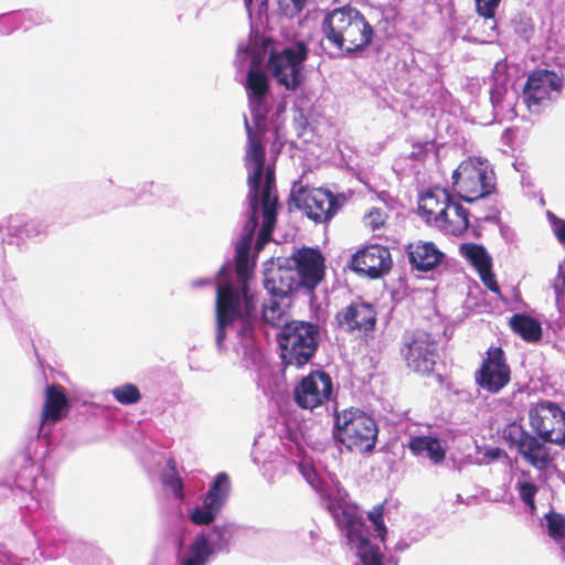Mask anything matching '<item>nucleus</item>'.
<instances>
[{
    "label": "nucleus",
    "mask_w": 565,
    "mask_h": 565,
    "mask_svg": "<svg viewBox=\"0 0 565 565\" xmlns=\"http://www.w3.org/2000/svg\"><path fill=\"white\" fill-rule=\"evenodd\" d=\"M268 94H247L252 122L244 116L247 134L245 168L247 170L248 206L241 238L235 245V266L227 262L218 271L215 303V344L220 352L227 350L226 339L233 338V348L245 366L259 365L263 361L262 341L264 326H289L286 308L290 302L270 297L258 309L256 294L249 280L254 275L255 257L250 254L255 232L258 228L259 207L263 224L255 248L262 250L270 241L276 224L278 196L275 170L266 163L265 135L269 130Z\"/></svg>",
    "instance_id": "f257e3e1"
},
{
    "label": "nucleus",
    "mask_w": 565,
    "mask_h": 565,
    "mask_svg": "<svg viewBox=\"0 0 565 565\" xmlns=\"http://www.w3.org/2000/svg\"><path fill=\"white\" fill-rule=\"evenodd\" d=\"M321 31L330 46L348 55L364 51L375 34L366 18L351 6L327 12Z\"/></svg>",
    "instance_id": "f03ea898"
},
{
    "label": "nucleus",
    "mask_w": 565,
    "mask_h": 565,
    "mask_svg": "<svg viewBox=\"0 0 565 565\" xmlns=\"http://www.w3.org/2000/svg\"><path fill=\"white\" fill-rule=\"evenodd\" d=\"M332 436L351 452L370 454L377 441L379 426L364 411L350 407L334 412Z\"/></svg>",
    "instance_id": "7ed1b4c3"
},
{
    "label": "nucleus",
    "mask_w": 565,
    "mask_h": 565,
    "mask_svg": "<svg viewBox=\"0 0 565 565\" xmlns=\"http://www.w3.org/2000/svg\"><path fill=\"white\" fill-rule=\"evenodd\" d=\"M285 365L301 367L315 356L319 342V326L306 321H291L277 334Z\"/></svg>",
    "instance_id": "20e7f679"
},
{
    "label": "nucleus",
    "mask_w": 565,
    "mask_h": 565,
    "mask_svg": "<svg viewBox=\"0 0 565 565\" xmlns=\"http://www.w3.org/2000/svg\"><path fill=\"white\" fill-rule=\"evenodd\" d=\"M452 184L460 200L476 202L492 194L495 190V174L488 160L470 157L454 170Z\"/></svg>",
    "instance_id": "39448f33"
},
{
    "label": "nucleus",
    "mask_w": 565,
    "mask_h": 565,
    "mask_svg": "<svg viewBox=\"0 0 565 565\" xmlns=\"http://www.w3.org/2000/svg\"><path fill=\"white\" fill-rule=\"evenodd\" d=\"M236 532L233 523L216 524L199 532L188 548L177 555V565H207L217 554L228 553Z\"/></svg>",
    "instance_id": "423d86ee"
},
{
    "label": "nucleus",
    "mask_w": 565,
    "mask_h": 565,
    "mask_svg": "<svg viewBox=\"0 0 565 565\" xmlns=\"http://www.w3.org/2000/svg\"><path fill=\"white\" fill-rule=\"evenodd\" d=\"M308 54L309 49L301 41L288 44L280 50H271L268 68L280 85L294 90L303 83V63Z\"/></svg>",
    "instance_id": "0eeeda50"
},
{
    "label": "nucleus",
    "mask_w": 565,
    "mask_h": 565,
    "mask_svg": "<svg viewBox=\"0 0 565 565\" xmlns=\"http://www.w3.org/2000/svg\"><path fill=\"white\" fill-rule=\"evenodd\" d=\"M14 465L19 467L15 473L14 483L21 491L29 492L33 503L26 504L25 509L33 512L49 504V493L53 487L52 480L42 473L41 468L36 466L26 451L19 454L14 458Z\"/></svg>",
    "instance_id": "6e6552de"
},
{
    "label": "nucleus",
    "mask_w": 565,
    "mask_h": 565,
    "mask_svg": "<svg viewBox=\"0 0 565 565\" xmlns=\"http://www.w3.org/2000/svg\"><path fill=\"white\" fill-rule=\"evenodd\" d=\"M533 431L545 443L565 445V411L555 402L541 401L529 411Z\"/></svg>",
    "instance_id": "1a4fd4ad"
},
{
    "label": "nucleus",
    "mask_w": 565,
    "mask_h": 565,
    "mask_svg": "<svg viewBox=\"0 0 565 565\" xmlns=\"http://www.w3.org/2000/svg\"><path fill=\"white\" fill-rule=\"evenodd\" d=\"M401 352L407 367L422 375H429L439 358L438 342L429 333L420 330L405 337Z\"/></svg>",
    "instance_id": "9d476101"
},
{
    "label": "nucleus",
    "mask_w": 565,
    "mask_h": 565,
    "mask_svg": "<svg viewBox=\"0 0 565 565\" xmlns=\"http://www.w3.org/2000/svg\"><path fill=\"white\" fill-rule=\"evenodd\" d=\"M292 199L298 209L316 223L330 221L341 207L339 196L324 189L292 188Z\"/></svg>",
    "instance_id": "9b49d317"
},
{
    "label": "nucleus",
    "mask_w": 565,
    "mask_h": 565,
    "mask_svg": "<svg viewBox=\"0 0 565 565\" xmlns=\"http://www.w3.org/2000/svg\"><path fill=\"white\" fill-rule=\"evenodd\" d=\"M563 86L562 78L553 71L533 72L523 87L522 103L532 113H537L544 103L557 97Z\"/></svg>",
    "instance_id": "f8f14e48"
},
{
    "label": "nucleus",
    "mask_w": 565,
    "mask_h": 565,
    "mask_svg": "<svg viewBox=\"0 0 565 565\" xmlns=\"http://www.w3.org/2000/svg\"><path fill=\"white\" fill-rule=\"evenodd\" d=\"M478 386L491 394L499 393L511 381V370L501 348H490L475 374Z\"/></svg>",
    "instance_id": "ddd939ff"
},
{
    "label": "nucleus",
    "mask_w": 565,
    "mask_h": 565,
    "mask_svg": "<svg viewBox=\"0 0 565 565\" xmlns=\"http://www.w3.org/2000/svg\"><path fill=\"white\" fill-rule=\"evenodd\" d=\"M228 493L230 479L225 472H221L210 486L202 504L189 511V520L195 525H209L213 523L224 507Z\"/></svg>",
    "instance_id": "4468645a"
},
{
    "label": "nucleus",
    "mask_w": 565,
    "mask_h": 565,
    "mask_svg": "<svg viewBox=\"0 0 565 565\" xmlns=\"http://www.w3.org/2000/svg\"><path fill=\"white\" fill-rule=\"evenodd\" d=\"M307 292H312L324 276V258L318 248L301 247L287 260Z\"/></svg>",
    "instance_id": "2eb2a0df"
},
{
    "label": "nucleus",
    "mask_w": 565,
    "mask_h": 565,
    "mask_svg": "<svg viewBox=\"0 0 565 565\" xmlns=\"http://www.w3.org/2000/svg\"><path fill=\"white\" fill-rule=\"evenodd\" d=\"M332 391L330 375L323 371H313L295 387L294 398L299 407L312 409L328 401Z\"/></svg>",
    "instance_id": "dca6fc26"
},
{
    "label": "nucleus",
    "mask_w": 565,
    "mask_h": 565,
    "mask_svg": "<svg viewBox=\"0 0 565 565\" xmlns=\"http://www.w3.org/2000/svg\"><path fill=\"white\" fill-rule=\"evenodd\" d=\"M335 321L345 332H369L376 324V310L372 303L362 300L352 301L337 313Z\"/></svg>",
    "instance_id": "f3484780"
},
{
    "label": "nucleus",
    "mask_w": 565,
    "mask_h": 565,
    "mask_svg": "<svg viewBox=\"0 0 565 565\" xmlns=\"http://www.w3.org/2000/svg\"><path fill=\"white\" fill-rule=\"evenodd\" d=\"M392 266L388 248L381 245H371L356 252L351 259V268L370 278H379L387 273Z\"/></svg>",
    "instance_id": "a211bd4d"
},
{
    "label": "nucleus",
    "mask_w": 565,
    "mask_h": 565,
    "mask_svg": "<svg viewBox=\"0 0 565 565\" xmlns=\"http://www.w3.org/2000/svg\"><path fill=\"white\" fill-rule=\"evenodd\" d=\"M264 287L270 297L290 302V297L303 286L291 267L279 266L265 273Z\"/></svg>",
    "instance_id": "6ab92c4d"
},
{
    "label": "nucleus",
    "mask_w": 565,
    "mask_h": 565,
    "mask_svg": "<svg viewBox=\"0 0 565 565\" xmlns=\"http://www.w3.org/2000/svg\"><path fill=\"white\" fill-rule=\"evenodd\" d=\"M70 409V402L64 388L58 384L47 385L45 388V401L41 413V426L39 434L44 433L47 425H53L66 417Z\"/></svg>",
    "instance_id": "aec40b11"
},
{
    "label": "nucleus",
    "mask_w": 565,
    "mask_h": 565,
    "mask_svg": "<svg viewBox=\"0 0 565 565\" xmlns=\"http://www.w3.org/2000/svg\"><path fill=\"white\" fill-rule=\"evenodd\" d=\"M406 255L412 269L423 273L434 269L444 258V254L434 243L424 241L409 243Z\"/></svg>",
    "instance_id": "412c9836"
},
{
    "label": "nucleus",
    "mask_w": 565,
    "mask_h": 565,
    "mask_svg": "<svg viewBox=\"0 0 565 565\" xmlns=\"http://www.w3.org/2000/svg\"><path fill=\"white\" fill-rule=\"evenodd\" d=\"M444 212L438 227L452 235H460L469 227V212L460 202L450 196L448 203L444 204Z\"/></svg>",
    "instance_id": "4be33fe9"
},
{
    "label": "nucleus",
    "mask_w": 565,
    "mask_h": 565,
    "mask_svg": "<svg viewBox=\"0 0 565 565\" xmlns=\"http://www.w3.org/2000/svg\"><path fill=\"white\" fill-rule=\"evenodd\" d=\"M33 532L38 540L39 548L42 550V554L52 558L60 555V550L63 548L68 540L67 532L56 525L35 527Z\"/></svg>",
    "instance_id": "5701e85b"
},
{
    "label": "nucleus",
    "mask_w": 565,
    "mask_h": 565,
    "mask_svg": "<svg viewBox=\"0 0 565 565\" xmlns=\"http://www.w3.org/2000/svg\"><path fill=\"white\" fill-rule=\"evenodd\" d=\"M545 441L536 435H532L523 441L519 454L537 470H545L552 462L550 448Z\"/></svg>",
    "instance_id": "b1692460"
},
{
    "label": "nucleus",
    "mask_w": 565,
    "mask_h": 565,
    "mask_svg": "<svg viewBox=\"0 0 565 565\" xmlns=\"http://www.w3.org/2000/svg\"><path fill=\"white\" fill-rule=\"evenodd\" d=\"M0 21H6L7 24L4 30L1 31L2 34H9L13 30H17L25 22L29 24L25 29L32 25H43L51 22L50 17L42 10L29 9L24 11L10 12L6 14H0Z\"/></svg>",
    "instance_id": "393cba45"
},
{
    "label": "nucleus",
    "mask_w": 565,
    "mask_h": 565,
    "mask_svg": "<svg viewBox=\"0 0 565 565\" xmlns=\"http://www.w3.org/2000/svg\"><path fill=\"white\" fill-rule=\"evenodd\" d=\"M408 448L415 456L426 455L435 465L445 460L446 451L435 436H414L409 439Z\"/></svg>",
    "instance_id": "a878e982"
},
{
    "label": "nucleus",
    "mask_w": 565,
    "mask_h": 565,
    "mask_svg": "<svg viewBox=\"0 0 565 565\" xmlns=\"http://www.w3.org/2000/svg\"><path fill=\"white\" fill-rule=\"evenodd\" d=\"M450 194L446 190H439L436 192H427L423 195L419 210L423 213V216L426 217L427 222L434 221L435 225L438 226L440 223L441 215L446 214L444 212V204L448 203L450 199Z\"/></svg>",
    "instance_id": "bb28decb"
},
{
    "label": "nucleus",
    "mask_w": 565,
    "mask_h": 565,
    "mask_svg": "<svg viewBox=\"0 0 565 565\" xmlns=\"http://www.w3.org/2000/svg\"><path fill=\"white\" fill-rule=\"evenodd\" d=\"M47 225L43 221L26 220L24 215H11L8 220V235L17 238H32L43 234Z\"/></svg>",
    "instance_id": "cd10ccee"
},
{
    "label": "nucleus",
    "mask_w": 565,
    "mask_h": 565,
    "mask_svg": "<svg viewBox=\"0 0 565 565\" xmlns=\"http://www.w3.org/2000/svg\"><path fill=\"white\" fill-rule=\"evenodd\" d=\"M509 323L512 331L527 342H536L542 338L541 323L527 315L515 313Z\"/></svg>",
    "instance_id": "c85d7f7f"
},
{
    "label": "nucleus",
    "mask_w": 565,
    "mask_h": 565,
    "mask_svg": "<svg viewBox=\"0 0 565 565\" xmlns=\"http://www.w3.org/2000/svg\"><path fill=\"white\" fill-rule=\"evenodd\" d=\"M460 253L476 267L478 273L492 267L491 256L482 245L472 243L462 244L460 246Z\"/></svg>",
    "instance_id": "c756f323"
},
{
    "label": "nucleus",
    "mask_w": 565,
    "mask_h": 565,
    "mask_svg": "<svg viewBox=\"0 0 565 565\" xmlns=\"http://www.w3.org/2000/svg\"><path fill=\"white\" fill-rule=\"evenodd\" d=\"M494 84L490 89V100L492 108L502 107V102L513 92L508 89L507 76L499 74V65L495 66Z\"/></svg>",
    "instance_id": "7c9ffc66"
},
{
    "label": "nucleus",
    "mask_w": 565,
    "mask_h": 565,
    "mask_svg": "<svg viewBox=\"0 0 565 565\" xmlns=\"http://www.w3.org/2000/svg\"><path fill=\"white\" fill-rule=\"evenodd\" d=\"M111 393L115 399L122 405H132L141 399L139 388L130 383L115 387Z\"/></svg>",
    "instance_id": "2f4dec72"
},
{
    "label": "nucleus",
    "mask_w": 565,
    "mask_h": 565,
    "mask_svg": "<svg viewBox=\"0 0 565 565\" xmlns=\"http://www.w3.org/2000/svg\"><path fill=\"white\" fill-rule=\"evenodd\" d=\"M551 288L554 291L555 303L559 312L565 311V263L558 265L557 275L551 281Z\"/></svg>",
    "instance_id": "473e14b6"
},
{
    "label": "nucleus",
    "mask_w": 565,
    "mask_h": 565,
    "mask_svg": "<svg viewBox=\"0 0 565 565\" xmlns=\"http://www.w3.org/2000/svg\"><path fill=\"white\" fill-rule=\"evenodd\" d=\"M548 535L556 542L565 537V518L556 512H548L545 516Z\"/></svg>",
    "instance_id": "72a5a7b5"
},
{
    "label": "nucleus",
    "mask_w": 565,
    "mask_h": 565,
    "mask_svg": "<svg viewBox=\"0 0 565 565\" xmlns=\"http://www.w3.org/2000/svg\"><path fill=\"white\" fill-rule=\"evenodd\" d=\"M162 484L167 490L171 491V493L177 500H183V482L179 475L177 473V471L174 470V468H172L171 471L164 472L162 475Z\"/></svg>",
    "instance_id": "f704fd0d"
},
{
    "label": "nucleus",
    "mask_w": 565,
    "mask_h": 565,
    "mask_svg": "<svg viewBox=\"0 0 565 565\" xmlns=\"http://www.w3.org/2000/svg\"><path fill=\"white\" fill-rule=\"evenodd\" d=\"M516 490L520 499L530 509V511H535V495L539 491L537 486L531 481H519L516 483Z\"/></svg>",
    "instance_id": "c9c22d12"
},
{
    "label": "nucleus",
    "mask_w": 565,
    "mask_h": 565,
    "mask_svg": "<svg viewBox=\"0 0 565 565\" xmlns=\"http://www.w3.org/2000/svg\"><path fill=\"white\" fill-rule=\"evenodd\" d=\"M298 468L305 480L315 491L319 493H323L326 491L324 481L311 465L307 462H300Z\"/></svg>",
    "instance_id": "e433bc0d"
},
{
    "label": "nucleus",
    "mask_w": 565,
    "mask_h": 565,
    "mask_svg": "<svg viewBox=\"0 0 565 565\" xmlns=\"http://www.w3.org/2000/svg\"><path fill=\"white\" fill-rule=\"evenodd\" d=\"M530 436L531 434L516 423H511L503 429L504 439L515 445L518 451H520L523 441H525Z\"/></svg>",
    "instance_id": "4c0bfd02"
},
{
    "label": "nucleus",
    "mask_w": 565,
    "mask_h": 565,
    "mask_svg": "<svg viewBox=\"0 0 565 565\" xmlns=\"http://www.w3.org/2000/svg\"><path fill=\"white\" fill-rule=\"evenodd\" d=\"M383 504L375 505L373 510L367 513V518L373 523L374 530L382 542H384L385 535L387 533V529L383 521Z\"/></svg>",
    "instance_id": "58836bf2"
},
{
    "label": "nucleus",
    "mask_w": 565,
    "mask_h": 565,
    "mask_svg": "<svg viewBox=\"0 0 565 565\" xmlns=\"http://www.w3.org/2000/svg\"><path fill=\"white\" fill-rule=\"evenodd\" d=\"M307 0H277L279 12L288 18L298 14L305 7Z\"/></svg>",
    "instance_id": "ea45409f"
},
{
    "label": "nucleus",
    "mask_w": 565,
    "mask_h": 565,
    "mask_svg": "<svg viewBox=\"0 0 565 565\" xmlns=\"http://www.w3.org/2000/svg\"><path fill=\"white\" fill-rule=\"evenodd\" d=\"M514 31L523 40H530L533 34L532 20L525 15H519L513 19Z\"/></svg>",
    "instance_id": "a19ab883"
},
{
    "label": "nucleus",
    "mask_w": 565,
    "mask_h": 565,
    "mask_svg": "<svg viewBox=\"0 0 565 565\" xmlns=\"http://www.w3.org/2000/svg\"><path fill=\"white\" fill-rule=\"evenodd\" d=\"M501 0H475L476 10L484 19H494L495 11Z\"/></svg>",
    "instance_id": "79ce46f5"
},
{
    "label": "nucleus",
    "mask_w": 565,
    "mask_h": 565,
    "mask_svg": "<svg viewBox=\"0 0 565 565\" xmlns=\"http://www.w3.org/2000/svg\"><path fill=\"white\" fill-rule=\"evenodd\" d=\"M515 92H512L508 97L507 102H502V107L493 108V115L495 118H504L507 116L513 117L516 115L515 110Z\"/></svg>",
    "instance_id": "37998d69"
},
{
    "label": "nucleus",
    "mask_w": 565,
    "mask_h": 565,
    "mask_svg": "<svg viewBox=\"0 0 565 565\" xmlns=\"http://www.w3.org/2000/svg\"><path fill=\"white\" fill-rule=\"evenodd\" d=\"M385 222V215L383 211L379 207H373L370 212L364 216V223L372 231H376L383 226Z\"/></svg>",
    "instance_id": "c03bdc74"
},
{
    "label": "nucleus",
    "mask_w": 565,
    "mask_h": 565,
    "mask_svg": "<svg viewBox=\"0 0 565 565\" xmlns=\"http://www.w3.org/2000/svg\"><path fill=\"white\" fill-rule=\"evenodd\" d=\"M479 276L482 280V282L484 284V286L495 292V294H499L500 291V288H499V285L494 278V275L492 273V267H490L489 269H484V270H481L479 271Z\"/></svg>",
    "instance_id": "a18cd8bd"
},
{
    "label": "nucleus",
    "mask_w": 565,
    "mask_h": 565,
    "mask_svg": "<svg viewBox=\"0 0 565 565\" xmlns=\"http://www.w3.org/2000/svg\"><path fill=\"white\" fill-rule=\"evenodd\" d=\"M551 222L557 239L561 243H565V221L557 218L553 215Z\"/></svg>",
    "instance_id": "49530a36"
},
{
    "label": "nucleus",
    "mask_w": 565,
    "mask_h": 565,
    "mask_svg": "<svg viewBox=\"0 0 565 565\" xmlns=\"http://www.w3.org/2000/svg\"><path fill=\"white\" fill-rule=\"evenodd\" d=\"M30 561H19L17 557L12 555L1 554L0 555V565H29Z\"/></svg>",
    "instance_id": "de8ad7c7"
},
{
    "label": "nucleus",
    "mask_w": 565,
    "mask_h": 565,
    "mask_svg": "<svg viewBox=\"0 0 565 565\" xmlns=\"http://www.w3.org/2000/svg\"><path fill=\"white\" fill-rule=\"evenodd\" d=\"M220 271V269L217 270ZM218 281V273H216V277L214 278H199L191 281V286L193 288H201L207 285H214L216 287Z\"/></svg>",
    "instance_id": "09e8293b"
},
{
    "label": "nucleus",
    "mask_w": 565,
    "mask_h": 565,
    "mask_svg": "<svg viewBox=\"0 0 565 565\" xmlns=\"http://www.w3.org/2000/svg\"><path fill=\"white\" fill-rule=\"evenodd\" d=\"M77 550L81 552V554L86 559H88L89 557H94L96 555V551L93 547L85 545V544L78 545Z\"/></svg>",
    "instance_id": "8fccbe9b"
},
{
    "label": "nucleus",
    "mask_w": 565,
    "mask_h": 565,
    "mask_svg": "<svg viewBox=\"0 0 565 565\" xmlns=\"http://www.w3.org/2000/svg\"><path fill=\"white\" fill-rule=\"evenodd\" d=\"M153 188H158V186L154 185V183L152 181L151 182H145L143 184H141V186L139 189L138 199H141L146 193L151 192V190Z\"/></svg>",
    "instance_id": "3c124183"
},
{
    "label": "nucleus",
    "mask_w": 565,
    "mask_h": 565,
    "mask_svg": "<svg viewBox=\"0 0 565 565\" xmlns=\"http://www.w3.org/2000/svg\"><path fill=\"white\" fill-rule=\"evenodd\" d=\"M244 3H245V7H246V10L248 12V14L252 17L253 12H254V0H244Z\"/></svg>",
    "instance_id": "603ef678"
},
{
    "label": "nucleus",
    "mask_w": 565,
    "mask_h": 565,
    "mask_svg": "<svg viewBox=\"0 0 565 565\" xmlns=\"http://www.w3.org/2000/svg\"><path fill=\"white\" fill-rule=\"evenodd\" d=\"M267 10V0H260V3L258 6L257 13L260 15L263 12Z\"/></svg>",
    "instance_id": "864d4df0"
},
{
    "label": "nucleus",
    "mask_w": 565,
    "mask_h": 565,
    "mask_svg": "<svg viewBox=\"0 0 565 565\" xmlns=\"http://www.w3.org/2000/svg\"><path fill=\"white\" fill-rule=\"evenodd\" d=\"M500 452H501V450H500L499 448H495V449H492V450L490 451V456H491L492 458H498V457H499V455H500Z\"/></svg>",
    "instance_id": "5fc2aeb1"
},
{
    "label": "nucleus",
    "mask_w": 565,
    "mask_h": 565,
    "mask_svg": "<svg viewBox=\"0 0 565 565\" xmlns=\"http://www.w3.org/2000/svg\"><path fill=\"white\" fill-rule=\"evenodd\" d=\"M406 548H407V544L406 543H398L396 545V550H398V551H404Z\"/></svg>",
    "instance_id": "6e6d98bb"
},
{
    "label": "nucleus",
    "mask_w": 565,
    "mask_h": 565,
    "mask_svg": "<svg viewBox=\"0 0 565 565\" xmlns=\"http://www.w3.org/2000/svg\"><path fill=\"white\" fill-rule=\"evenodd\" d=\"M462 497L460 494L457 495V502H462Z\"/></svg>",
    "instance_id": "4d7b16f0"
},
{
    "label": "nucleus",
    "mask_w": 565,
    "mask_h": 565,
    "mask_svg": "<svg viewBox=\"0 0 565 565\" xmlns=\"http://www.w3.org/2000/svg\"><path fill=\"white\" fill-rule=\"evenodd\" d=\"M275 134L277 135L278 134V127L275 126Z\"/></svg>",
    "instance_id": "13d9d810"
},
{
    "label": "nucleus",
    "mask_w": 565,
    "mask_h": 565,
    "mask_svg": "<svg viewBox=\"0 0 565 565\" xmlns=\"http://www.w3.org/2000/svg\"><path fill=\"white\" fill-rule=\"evenodd\" d=\"M86 562V558L83 561V564ZM77 565H81V564H77Z\"/></svg>",
    "instance_id": "bf43d9fd"
},
{
    "label": "nucleus",
    "mask_w": 565,
    "mask_h": 565,
    "mask_svg": "<svg viewBox=\"0 0 565 565\" xmlns=\"http://www.w3.org/2000/svg\"><path fill=\"white\" fill-rule=\"evenodd\" d=\"M564 312H565V310H564Z\"/></svg>",
    "instance_id": "052dcab7"
}]
</instances>
